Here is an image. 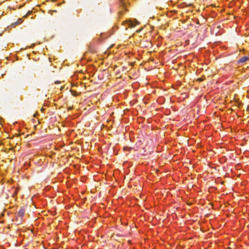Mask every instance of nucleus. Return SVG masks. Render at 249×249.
<instances>
[{"instance_id":"obj_1","label":"nucleus","mask_w":249,"mask_h":249,"mask_svg":"<svg viewBox=\"0 0 249 249\" xmlns=\"http://www.w3.org/2000/svg\"><path fill=\"white\" fill-rule=\"evenodd\" d=\"M126 2L127 0H119V4L120 5V8H121V10L118 12L120 16L123 15V10H124L125 11H128L127 9V4Z\"/></svg>"},{"instance_id":"obj_2","label":"nucleus","mask_w":249,"mask_h":249,"mask_svg":"<svg viewBox=\"0 0 249 249\" xmlns=\"http://www.w3.org/2000/svg\"><path fill=\"white\" fill-rule=\"evenodd\" d=\"M139 22L135 19L134 20L132 19H127L125 21H124L122 24L124 26L127 25L128 27L132 28L135 27L136 25L139 24Z\"/></svg>"},{"instance_id":"obj_3","label":"nucleus","mask_w":249,"mask_h":249,"mask_svg":"<svg viewBox=\"0 0 249 249\" xmlns=\"http://www.w3.org/2000/svg\"><path fill=\"white\" fill-rule=\"evenodd\" d=\"M248 60H249V57L246 56H243L238 60V63H243Z\"/></svg>"},{"instance_id":"obj_4","label":"nucleus","mask_w":249,"mask_h":249,"mask_svg":"<svg viewBox=\"0 0 249 249\" xmlns=\"http://www.w3.org/2000/svg\"><path fill=\"white\" fill-rule=\"evenodd\" d=\"M25 211L24 209H20L18 212V214L20 217H23L24 215Z\"/></svg>"},{"instance_id":"obj_5","label":"nucleus","mask_w":249,"mask_h":249,"mask_svg":"<svg viewBox=\"0 0 249 249\" xmlns=\"http://www.w3.org/2000/svg\"><path fill=\"white\" fill-rule=\"evenodd\" d=\"M23 20L22 18H18V21L16 22H15L14 24L16 25H18V24H21L23 22Z\"/></svg>"},{"instance_id":"obj_6","label":"nucleus","mask_w":249,"mask_h":249,"mask_svg":"<svg viewBox=\"0 0 249 249\" xmlns=\"http://www.w3.org/2000/svg\"><path fill=\"white\" fill-rule=\"evenodd\" d=\"M71 94L74 96H76L78 95V94L77 93V91L74 90H71Z\"/></svg>"},{"instance_id":"obj_7","label":"nucleus","mask_w":249,"mask_h":249,"mask_svg":"<svg viewBox=\"0 0 249 249\" xmlns=\"http://www.w3.org/2000/svg\"><path fill=\"white\" fill-rule=\"evenodd\" d=\"M32 13L31 11H29L27 13L23 16V18H26L29 15H30Z\"/></svg>"},{"instance_id":"obj_8","label":"nucleus","mask_w":249,"mask_h":249,"mask_svg":"<svg viewBox=\"0 0 249 249\" xmlns=\"http://www.w3.org/2000/svg\"><path fill=\"white\" fill-rule=\"evenodd\" d=\"M204 78H203V77H201V78H198V79H197V81H199V82H202V81H203L204 80Z\"/></svg>"},{"instance_id":"obj_9","label":"nucleus","mask_w":249,"mask_h":249,"mask_svg":"<svg viewBox=\"0 0 249 249\" xmlns=\"http://www.w3.org/2000/svg\"><path fill=\"white\" fill-rule=\"evenodd\" d=\"M130 149H131V148H129L128 147H124V150H130Z\"/></svg>"},{"instance_id":"obj_10","label":"nucleus","mask_w":249,"mask_h":249,"mask_svg":"<svg viewBox=\"0 0 249 249\" xmlns=\"http://www.w3.org/2000/svg\"><path fill=\"white\" fill-rule=\"evenodd\" d=\"M247 111H249V105L248 106L247 108Z\"/></svg>"},{"instance_id":"obj_11","label":"nucleus","mask_w":249,"mask_h":249,"mask_svg":"<svg viewBox=\"0 0 249 249\" xmlns=\"http://www.w3.org/2000/svg\"><path fill=\"white\" fill-rule=\"evenodd\" d=\"M72 108V107H70L68 108V109L70 110V109H71Z\"/></svg>"},{"instance_id":"obj_12","label":"nucleus","mask_w":249,"mask_h":249,"mask_svg":"<svg viewBox=\"0 0 249 249\" xmlns=\"http://www.w3.org/2000/svg\"><path fill=\"white\" fill-rule=\"evenodd\" d=\"M59 83V82H58V81H56V82H55V83H56H56Z\"/></svg>"},{"instance_id":"obj_13","label":"nucleus","mask_w":249,"mask_h":249,"mask_svg":"<svg viewBox=\"0 0 249 249\" xmlns=\"http://www.w3.org/2000/svg\"><path fill=\"white\" fill-rule=\"evenodd\" d=\"M127 27H125V30H127Z\"/></svg>"}]
</instances>
